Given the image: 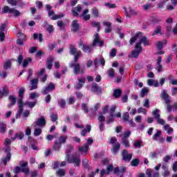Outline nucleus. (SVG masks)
<instances>
[{"instance_id":"obj_48","label":"nucleus","mask_w":177,"mask_h":177,"mask_svg":"<svg viewBox=\"0 0 177 177\" xmlns=\"http://www.w3.org/2000/svg\"><path fill=\"white\" fill-rule=\"evenodd\" d=\"M24 104L25 106H28L30 109H32V107L37 104V102L28 101Z\"/></svg>"},{"instance_id":"obj_4","label":"nucleus","mask_w":177,"mask_h":177,"mask_svg":"<svg viewBox=\"0 0 177 177\" xmlns=\"http://www.w3.org/2000/svg\"><path fill=\"white\" fill-rule=\"evenodd\" d=\"M69 67L73 68V74H75V75H78V74L82 75L85 74V66H81V64L80 63L74 62V63L69 64Z\"/></svg>"},{"instance_id":"obj_60","label":"nucleus","mask_w":177,"mask_h":177,"mask_svg":"<svg viewBox=\"0 0 177 177\" xmlns=\"http://www.w3.org/2000/svg\"><path fill=\"white\" fill-rule=\"evenodd\" d=\"M113 169H114V167L113 166V165H110L107 166L106 174L109 175V174H110V172H112Z\"/></svg>"},{"instance_id":"obj_29","label":"nucleus","mask_w":177,"mask_h":177,"mask_svg":"<svg viewBox=\"0 0 177 177\" xmlns=\"http://www.w3.org/2000/svg\"><path fill=\"white\" fill-rule=\"evenodd\" d=\"M8 99L10 104L8 105V107H12V106H15V104H16V97L14 95H10Z\"/></svg>"},{"instance_id":"obj_16","label":"nucleus","mask_w":177,"mask_h":177,"mask_svg":"<svg viewBox=\"0 0 177 177\" xmlns=\"http://www.w3.org/2000/svg\"><path fill=\"white\" fill-rule=\"evenodd\" d=\"M78 82L75 85V89H81L82 86H84V84H85V77H78L77 78Z\"/></svg>"},{"instance_id":"obj_33","label":"nucleus","mask_w":177,"mask_h":177,"mask_svg":"<svg viewBox=\"0 0 177 177\" xmlns=\"http://www.w3.org/2000/svg\"><path fill=\"white\" fill-rule=\"evenodd\" d=\"M58 105L61 109H66V100L64 99H59L58 100Z\"/></svg>"},{"instance_id":"obj_2","label":"nucleus","mask_w":177,"mask_h":177,"mask_svg":"<svg viewBox=\"0 0 177 177\" xmlns=\"http://www.w3.org/2000/svg\"><path fill=\"white\" fill-rule=\"evenodd\" d=\"M104 42L100 40V37H99V34L96 33L94 35V40L93 44H91V47L88 45H83L82 50L84 51L85 53H91L92 52V48H95L96 45L97 46H103Z\"/></svg>"},{"instance_id":"obj_58","label":"nucleus","mask_w":177,"mask_h":177,"mask_svg":"<svg viewBox=\"0 0 177 177\" xmlns=\"http://www.w3.org/2000/svg\"><path fill=\"white\" fill-rule=\"evenodd\" d=\"M82 109L86 114L89 113V109H88V106H86V104H82Z\"/></svg>"},{"instance_id":"obj_17","label":"nucleus","mask_w":177,"mask_h":177,"mask_svg":"<svg viewBox=\"0 0 177 177\" xmlns=\"http://www.w3.org/2000/svg\"><path fill=\"white\" fill-rule=\"evenodd\" d=\"M71 30L73 32H77L80 30V24H78V21L73 20L71 24Z\"/></svg>"},{"instance_id":"obj_3","label":"nucleus","mask_w":177,"mask_h":177,"mask_svg":"<svg viewBox=\"0 0 177 177\" xmlns=\"http://www.w3.org/2000/svg\"><path fill=\"white\" fill-rule=\"evenodd\" d=\"M24 92H26V90L24 89V88H21L19 89V99L18 100L19 110H18V113L16 115V118H19V117L21 115V113H23V111L24 110V109L23 108V106H24V103L23 102Z\"/></svg>"},{"instance_id":"obj_55","label":"nucleus","mask_w":177,"mask_h":177,"mask_svg":"<svg viewBox=\"0 0 177 177\" xmlns=\"http://www.w3.org/2000/svg\"><path fill=\"white\" fill-rule=\"evenodd\" d=\"M6 126L5 125V124L1 123L0 124V132L1 133H4V132H6Z\"/></svg>"},{"instance_id":"obj_8","label":"nucleus","mask_w":177,"mask_h":177,"mask_svg":"<svg viewBox=\"0 0 177 177\" xmlns=\"http://www.w3.org/2000/svg\"><path fill=\"white\" fill-rule=\"evenodd\" d=\"M46 125V120H45L44 117L39 118L35 122L34 126L35 128L39 127V128H44Z\"/></svg>"},{"instance_id":"obj_45","label":"nucleus","mask_w":177,"mask_h":177,"mask_svg":"<svg viewBox=\"0 0 177 177\" xmlns=\"http://www.w3.org/2000/svg\"><path fill=\"white\" fill-rule=\"evenodd\" d=\"M153 115H154V118H156V120H158V118H160V110L158 109H156L155 111H153L152 112Z\"/></svg>"},{"instance_id":"obj_46","label":"nucleus","mask_w":177,"mask_h":177,"mask_svg":"<svg viewBox=\"0 0 177 177\" xmlns=\"http://www.w3.org/2000/svg\"><path fill=\"white\" fill-rule=\"evenodd\" d=\"M12 156L10 155V153H7V156L6 158H5L3 160V164H4L5 165H6V164H8V161H10V158H11Z\"/></svg>"},{"instance_id":"obj_21","label":"nucleus","mask_w":177,"mask_h":177,"mask_svg":"<svg viewBox=\"0 0 177 177\" xmlns=\"http://www.w3.org/2000/svg\"><path fill=\"white\" fill-rule=\"evenodd\" d=\"M88 149H89V145L88 144H86L83 147H79V151H81L82 154L83 156H85V154H86V152L88 151Z\"/></svg>"},{"instance_id":"obj_56","label":"nucleus","mask_w":177,"mask_h":177,"mask_svg":"<svg viewBox=\"0 0 177 177\" xmlns=\"http://www.w3.org/2000/svg\"><path fill=\"white\" fill-rule=\"evenodd\" d=\"M91 25L93 27H97V31H100V29L102 28V27L100 26V23H99V22H92Z\"/></svg>"},{"instance_id":"obj_61","label":"nucleus","mask_w":177,"mask_h":177,"mask_svg":"<svg viewBox=\"0 0 177 177\" xmlns=\"http://www.w3.org/2000/svg\"><path fill=\"white\" fill-rule=\"evenodd\" d=\"M133 146L137 147L138 149H140L142 146V142L139 140H136V142H133Z\"/></svg>"},{"instance_id":"obj_59","label":"nucleus","mask_w":177,"mask_h":177,"mask_svg":"<svg viewBox=\"0 0 177 177\" xmlns=\"http://www.w3.org/2000/svg\"><path fill=\"white\" fill-rule=\"evenodd\" d=\"M169 96V95L167 93V91L163 90L162 93H161V97H162V99H168Z\"/></svg>"},{"instance_id":"obj_6","label":"nucleus","mask_w":177,"mask_h":177,"mask_svg":"<svg viewBox=\"0 0 177 177\" xmlns=\"http://www.w3.org/2000/svg\"><path fill=\"white\" fill-rule=\"evenodd\" d=\"M69 49L70 54L74 56L75 63H78L80 57L82 56V53L81 51H77V48H75V46L73 44L70 45Z\"/></svg>"},{"instance_id":"obj_18","label":"nucleus","mask_w":177,"mask_h":177,"mask_svg":"<svg viewBox=\"0 0 177 177\" xmlns=\"http://www.w3.org/2000/svg\"><path fill=\"white\" fill-rule=\"evenodd\" d=\"M126 169H127L124 167H121L120 170L119 167H116L113 170V174H115V175H120V174H121V175L124 176V172H125Z\"/></svg>"},{"instance_id":"obj_11","label":"nucleus","mask_w":177,"mask_h":177,"mask_svg":"<svg viewBox=\"0 0 177 177\" xmlns=\"http://www.w3.org/2000/svg\"><path fill=\"white\" fill-rule=\"evenodd\" d=\"M122 158L123 161H131L132 160V153H129L127 150H123L122 153Z\"/></svg>"},{"instance_id":"obj_28","label":"nucleus","mask_w":177,"mask_h":177,"mask_svg":"<svg viewBox=\"0 0 177 177\" xmlns=\"http://www.w3.org/2000/svg\"><path fill=\"white\" fill-rule=\"evenodd\" d=\"M9 94V90L8 87H3L1 91H0V97H3V96H8Z\"/></svg>"},{"instance_id":"obj_49","label":"nucleus","mask_w":177,"mask_h":177,"mask_svg":"<svg viewBox=\"0 0 177 177\" xmlns=\"http://www.w3.org/2000/svg\"><path fill=\"white\" fill-rule=\"evenodd\" d=\"M97 120L99 121V123L104 122V121H106V118L103 115V114L100 113L97 117Z\"/></svg>"},{"instance_id":"obj_9","label":"nucleus","mask_w":177,"mask_h":177,"mask_svg":"<svg viewBox=\"0 0 177 177\" xmlns=\"http://www.w3.org/2000/svg\"><path fill=\"white\" fill-rule=\"evenodd\" d=\"M124 10L127 17H131V16H138V15H139V11L132 9L131 7H129L128 9L127 8H124Z\"/></svg>"},{"instance_id":"obj_42","label":"nucleus","mask_w":177,"mask_h":177,"mask_svg":"<svg viewBox=\"0 0 177 177\" xmlns=\"http://www.w3.org/2000/svg\"><path fill=\"white\" fill-rule=\"evenodd\" d=\"M137 113L138 114H140V113H142L145 115H147V110H146V109H145L143 107H140V108L138 109Z\"/></svg>"},{"instance_id":"obj_47","label":"nucleus","mask_w":177,"mask_h":177,"mask_svg":"<svg viewBox=\"0 0 177 177\" xmlns=\"http://www.w3.org/2000/svg\"><path fill=\"white\" fill-rule=\"evenodd\" d=\"M122 142L125 147H131L129 145V140L127 138H122Z\"/></svg>"},{"instance_id":"obj_51","label":"nucleus","mask_w":177,"mask_h":177,"mask_svg":"<svg viewBox=\"0 0 177 177\" xmlns=\"http://www.w3.org/2000/svg\"><path fill=\"white\" fill-rule=\"evenodd\" d=\"M6 26H8V22H4L0 26V32H4L5 30H6Z\"/></svg>"},{"instance_id":"obj_36","label":"nucleus","mask_w":177,"mask_h":177,"mask_svg":"<svg viewBox=\"0 0 177 177\" xmlns=\"http://www.w3.org/2000/svg\"><path fill=\"white\" fill-rule=\"evenodd\" d=\"M166 44H167V40H163L162 41H158L157 43V48H158V49L161 50V49H162L164 45H166Z\"/></svg>"},{"instance_id":"obj_26","label":"nucleus","mask_w":177,"mask_h":177,"mask_svg":"<svg viewBox=\"0 0 177 177\" xmlns=\"http://www.w3.org/2000/svg\"><path fill=\"white\" fill-rule=\"evenodd\" d=\"M89 12V10L86 9L84 10L82 15V17H83L84 20H89L91 19V15H88Z\"/></svg>"},{"instance_id":"obj_44","label":"nucleus","mask_w":177,"mask_h":177,"mask_svg":"<svg viewBox=\"0 0 177 177\" xmlns=\"http://www.w3.org/2000/svg\"><path fill=\"white\" fill-rule=\"evenodd\" d=\"M66 140H67V137L61 136V137H59L57 142H58V143H60V145H63V144L66 143Z\"/></svg>"},{"instance_id":"obj_27","label":"nucleus","mask_w":177,"mask_h":177,"mask_svg":"<svg viewBox=\"0 0 177 177\" xmlns=\"http://www.w3.org/2000/svg\"><path fill=\"white\" fill-rule=\"evenodd\" d=\"M91 129H92V127H91V125L87 124L86 127V129H83L81 132L82 136H85V135H86L88 132H91Z\"/></svg>"},{"instance_id":"obj_14","label":"nucleus","mask_w":177,"mask_h":177,"mask_svg":"<svg viewBox=\"0 0 177 177\" xmlns=\"http://www.w3.org/2000/svg\"><path fill=\"white\" fill-rule=\"evenodd\" d=\"M136 50H133L130 55L129 57H133L134 59H138L139 57V55L140 54V52H142V48L138 47L136 48Z\"/></svg>"},{"instance_id":"obj_43","label":"nucleus","mask_w":177,"mask_h":177,"mask_svg":"<svg viewBox=\"0 0 177 177\" xmlns=\"http://www.w3.org/2000/svg\"><path fill=\"white\" fill-rule=\"evenodd\" d=\"M147 93H149V88L144 87L141 90V97H145V95H147Z\"/></svg>"},{"instance_id":"obj_15","label":"nucleus","mask_w":177,"mask_h":177,"mask_svg":"<svg viewBox=\"0 0 177 177\" xmlns=\"http://www.w3.org/2000/svg\"><path fill=\"white\" fill-rule=\"evenodd\" d=\"M30 86L29 87L30 91H34V89H37V88H38V78L32 79L30 81Z\"/></svg>"},{"instance_id":"obj_54","label":"nucleus","mask_w":177,"mask_h":177,"mask_svg":"<svg viewBox=\"0 0 177 177\" xmlns=\"http://www.w3.org/2000/svg\"><path fill=\"white\" fill-rule=\"evenodd\" d=\"M139 159H133L131 162V164L132 165V167H138V165H139Z\"/></svg>"},{"instance_id":"obj_24","label":"nucleus","mask_w":177,"mask_h":177,"mask_svg":"<svg viewBox=\"0 0 177 177\" xmlns=\"http://www.w3.org/2000/svg\"><path fill=\"white\" fill-rule=\"evenodd\" d=\"M60 149H62V145L59 142V141L55 140L53 146V150H55V151H59Z\"/></svg>"},{"instance_id":"obj_30","label":"nucleus","mask_w":177,"mask_h":177,"mask_svg":"<svg viewBox=\"0 0 177 177\" xmlns=\"http://www.w3.org/2000/svg\"><path fill=\"white\" fill-rule=\"evenodd\" d=\"M42 133V128L41 127H35L34 130L33 135L34 136H39Z\"/></svg>"},{"instance_id":"obj_19","label":"nucleus","mask_w":177,"mask_h":177,"mask_svg":"<svg viewBox=\"0 0 177 177\" xmlns=\"http://www.w3.org/2000/svg\"><path fill=\"white\" fill-rule=\"evenodd\" d=\"M42 26L50 34L53 32V26L48 24V22L46 21H44Z\"/></svg>"},{"instance_id":"obj_1","label":"nucleus","mask_w":177,"mask_h":177,"mask_svg":"<svg viewBox=\"0 0 177 177\" xmlns=\"http://www.w3.org/2000/svg\"><path fill=\"white\" fill-rule=\"evenodd\" d=\"M136 39H139L140 41L136 43V48H142V44H143L145 46L149 45V40H147V37L143 36L142 32H140L136 33L134 37H131L129 41L130 45H133V44L136 42Z\"/></svg>"},{"instance_id":"obj_32","label":"nucleus","mask_w":177,"mask_h":177,"mask_svg":"<svg viewBox=\"0 0 177 177\" xmlns=\"http://www.w3.org/2000/svg\"><path fill=\"white\" fill-rule=\"evenodd\" d=\"M57 176L58 177H63L64 175H66V171L63 169H59L56 171Z\"/></svg>"},{"instance_id":"obj_62","label":"nucleus","mask_w":177,"mask_h":177,"mask_svg":"<svg viewBox=\"0 0 177 177\" xmlns=\"http://www.w3.org/2000/svg\"><path fill=\"white\" fill-rule=\"evenodd\" d=\"M157 123L159 124V125H163V127L165 125V120L164 119L158 118L156 119Z\"/></svg>"},{"instance_id":"obj_13","label":"nucleus","mask_w":177,"mask_h":177,"mask_svg":"<svg viewBox=\"0 0 177 177\" xmlns=\"http://www.w3.org/2000/svg\"><path fill=\"white\" fill-rule=\"evenodd\" d=\"M53 16V17H52ZM48 17H52V20H59V19H62V17H64V14L62 13L58 15H55V12L52 11V10H48Z\"/></svg>"},{"instance_id":"obj_57","label":"nucleus","mask_w":177,"mask_h":177,"mask_svg":"<svg viewBox=\"0 0 177 177\" xmlns=\"http://www.w3.org/2000/svg\"><path fill=\"white\" fill-rule=\"evenodd\" d=\"M17 37L19 39H26V35H24L21 32V30H19L17 33Z\"/></svg>"},{"instance_id":"obj_12","label":"nucleus","mask_w":177,"mask_h":177,"mask_svg":"<svg viewBox=\"0 0 177 177\" xmlns=\"http://www.w3.org/2000/svg\"><path fill=\"white\" fill-rule=\"evenodd\" d=\"M102 91L103 89L102 88V87L99 86L97 84H96L95 82L93 83L91 86V92H93V93H96L97 95H99V93H102Z\"/></svg>"},{"instance_id":"obj_23","label":"nucleus","mask_w":177,"mask_h":177,"mask_svg":"<svg viewBox=\"0 0 177 177\" xmlns=\"http://www.w3.org/2000/svg\"><path fill=\"white\" fill-rule=\"evenodd\" d=\"M121 146L120 145V142H116L113 145V148L111 149L112 153L113 154H117L118 153V150H120Z\"/></svg>"},{"instance_id":"obj_40","label":"nucleus","mask_w":177,"mask_h":177,"mask_svg":"<svg viewBox=\"0 0 177 177\" xmlns=\"http://www.w3.org/2000/svg\"><path fill=\"white\" fill-rule=\"evenodd\" d=\"M121 93H122L121 89H119V88L115 89L113 91V96L114 97H120V96H121Z\"/></svg>"},{"instance_id":"obj_5","label":"nucleus","mask_w":177,"mask_h":177,"mask_svg":"<svg viewBox=\"0 0 177 177\" xmlns=\"http://www.w3.org/2000/svg\"><path fill=\"white\" fill-rule=\"evenodd\" d=\"M66 160L67 162L69 164H75L76 167H80V165L81 164V159H80V156L77 153L72 155L71 156L70 155H66Z\"/></svg>"},{"instance_id":"obj_35","label":"nucleus","mask_w":177,"mask_h":177,"mask_svg":"<svg viewBox=\"0 0 177 177\" xmlns=\"http://www.w3.org/2000/svg\"><path fill=\"white\" fill-rule=\"evenodd\" d=\"M162 30V27L161 26H158L156 30L153 32L152 35H157V34H161V30Z\"/></svg>"},{"instance_id":"obj_31","label":"nucleus","mask_w":177,"mask_h":177,"mask_svg":"<svg viewBox=\"0 0 177 177\" xmlns=\"http://www.w3.org/2000/svg\"><path fill=\"white\" fill-rule=\"evenodd\" d=\"M17 138L19 139V140H21L23 138H24V133H17L15 136L11 138V140H16Z\"/></svg>"},{"instance_id":"obj_20","label":"nucleus","mask_w":177,"mask_h":177,"mask_svg":"<svg viewBox=\"0 0 177 177\" xmlns=\"http://www.w3.org/2000/svg\"><path fill=\"white\" fill-rule=\"evenodd\" d=\"M81 10H82V7H81L80 5H78L76 8L72 10V13L75 17H77L78 13L81 12Z\"/></svg>"},{"instance_id":"obj_37","label":"nucleus","mask_w":177,"mask_h":177,"mask_svg":"<svg viewBox=\"0 0 177 177\" xmlns=\"http://www.w3.org/2000/svg\"><path fill=\"white\" fill-rule=\"evenodd\" d=\"M151 21L154 24H158V23H161L162 21V19L158 17H153Z\"/></svg>"},{"instance_id":"obj_25","label":"nucleus","mask_w":177,"mask_h":177,"mask_svg":"<svg viewBox=\"0 0 177 177\" xmlns=\"http://www.w3.org/2000/svg\"><path fill=\"white\" fill-rule=\"evenodd\" d=\"M163 129L166 131V132L168 133V135H171L172 132H174V129H172L171 127H169V124H166L163 126Z\"/></svg>"},{"instance_id":"obj_22","label":"nucleus","mask_w":177,"mask_h":177,"mask_svg":"<svg viewBox=\"0 0 177 177\" xmlns=\"http://www.w3.org/2000/svg\"><path fill=\"white\" fill-rule=\"evenodd\" d=\"M103 26L106 27V28H105L104 30V32H106V34L109 32H111V23L104 21L103 22Z\"/></svg>"},{"instance_id":"obj_38","label":"nucleus","mask_w":177,"mask_h":177,"mask_svg":"<svg viewBox=\"0 0 177 177\" xmlns=\"http://www.w3.org/2000/svg\"><path fill=\"white\" fill-rule=\"evenodd\" d=\"M11 13L15 17H19V16H21V12L20 11L16 10L15 8H12V10L11 11Z\"/></svg>"},{"instance_id":"obj_39","label":"nucleus","mask_w":177,"mask_h":177,"mask_svg":"<svg viewBox=\"0 0 177 177\" xmlns=\"http://www.w3.org/2000/svg\"><path fill=\"white\" fill-rule=\"evenodd\" d=\"M12 66V62L9 60H7L6 62H4L3 64V68L4 70H8V68H10Z\"/></svg>"},{"instance_id":"obj_64","label":"nucleus","mask_w":177,"mask_h":177,"mask_svg":"<svg viewBox=\"0 0 177 177\" xmlns=\"http://www.w3.org/2000/svg\"><path fill=\"white\" fill-rule=\"evenodd\" d=\"M114 73H115V71L113 68H110L109 70H108V74L109 77H111V78L114 77Z\"/></svg>"},{"instance_id":"obj_41","label":"nucleus","mask_w":177,"mask_h":177,"mask_svg":"<svg viewBox=\"0 0 177 177\" xmlns=\"http://www.w3.org/2000/svg\"><path fill=\"white\" fill-rule=\"evenodd\" d=\"M53 62V58L50 57L48 61H47V68H48V70H50L52 68V66H53V64H52Z\"/></svg>"},{"instance_id":"obj_10","label":"nucleus","mask_w":177,"mask_h":177,"mask_svg":"<svg viewBox=\"0 0 177 177\" xmlns=\"http://www.w3.org/2000/svg\"><path fill=\"white\" fill-rule=\"evenodd\" d=\"M55 84L50 82L48 83V86L43 88V89L41 90V93H43V95H48L49 92H51L55 89Z\"/></svg>"},{"instance_id":"obj_52","label":"nucleus","mask_w":177,"mask_h":177,"mask_svg":"<svg viewBox=\"0 0 177 177\" xmlns=\"http://www.w3.org/2000/svg\"><path fill=\"white\" fill-rule=\"evenodd\" d=\"M92 15L95 17H99V10L96 8H92Z\"/></svg>"},{"instance_id":"obj_50","label":"nucleus","mask_w":177,"mask_h":177,"mask_svg":"<svg viewBox=\"0 0 177 177\" xmlns=\"http://www.w3.org/2000/svg\"><path fill=\"white\" fill-rule=\"evenodd\" d=\"M109 145H115V143H118V142H117V138L115 137H112L111 138H109Z\"/></svg>"},{"instance_id":"obj_53","label":"nucleus","mask_w":177,"mask_h":177,"mask_svg":"<svg viewBox=\"0 0 177 177\" xmlns=\"http://www.w3.org/2000/svg\"><path fill=\"white\" fill-rule=\"evenodd\" d=\"M161 133H162L161 131L158 130L157 131V133H155L154 136H153V140H157V139H158V138H160V136H161Z\"/></svg>"},{"instance_id":"obj_7","label":"nucleus","mask_w":177,"mask_h":177,"mask_svg":"<svg viewBox=\"0 0 177 177\" xmlns=\"http://www.w3.org/2000/svg\"><path fill=\"white\" fill-rule=\"evenodd\" d=\"M19 165L21 167V172H23L24 174H25V175H28V174H30V167H28V162L21 160L19 162Z\"/></svg>"},{"instance_id":"obj_63","label":"nucleus","mask_w":177,"mask_h":177,"mask_svg":"<svg viewBox=\"0 0 177 177\" xmlns=\"http://www.w3.org/2000/svg\"><path fill=\"white\" fill-rule=\"evenodd\" d=\"M124 121H129V113L128 112L124 113L122 115Z\"/></svg>"},{"instance_id":"obj_34","label":"nucleus","mask_w":177,"mask_h":177,"mask_svg":"<svg viewBox=\"0 0 177 177\" xmlns=\"http://www.w3.org/2000/svg\"><path fill=\"white\" fill-rule=\"evenodd\" d=\"M12 9L13 8H10L8 6H5L2 9L1 13H12Z\"/></svg>"}]
</instances>
